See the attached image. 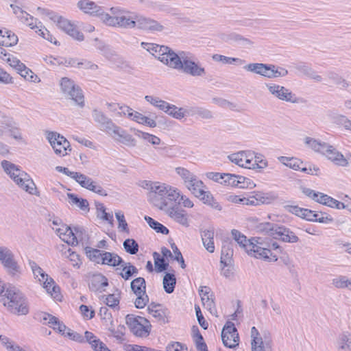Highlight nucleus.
Segmentation results:
<instances>
[{
  "label": "nucleus",
  "mask_w": 351,
  "mask_h": 351,
  "mask_svg": "<svg viewBox=\"0 0 351 351\" xmlns=\"http://www.w3.org/2000/svg\"><path fill=\"white\" fill-rule=\"evenodd\" d=\"M151 203L158 209L167 211L168 209L180 204L178 201L180 193L175 187L165 183H160L155 194L153 195Z\"/></svg>",
  "instance_id": "obj_1"
},
{
  "label": "nucleus",
  "mask_w": 351,
  "mask_h": 351,
  "mask_svg": "<svg viewBox=\"0 0 351 351\" xmlns=\"http://www.w3.org/2000/svg\"><path fill=\"white\" fill-rule=\"evenodd\" d=\"M1 295L3 305L8 311L18 315H25L29 313V307L23 294L14 287H9Z\"/></svg>",
  "instance_id": "obj_2"
},
{
  "label": "nucleus",
  "mask_w": 351,
  "mask_h": 351,
  "mask_svg": "<svg viewBox=\"0 0 351 351\" xmlns=\"http://www.w3.org/2000/svg\"><path fill=\"white\" fill-rule=\"evenodd\" d=\"M1 167L21 189L31 195L39 196L36 184L27 173L8 160H3Z\"/></svg>",
  "instance_id": "obj_3"
},
{
  "label": "nucleus",
  "mask_w": 351,
  "mask_h": 351,
  "mask_svg": "<svg viewBox=\"0 0 351 351\" xmlns=\"http://www.w3.org/2000/svg\"><path fill=\"white\" fill-rule=\"evenodd\" d=\"M169 62L170 67L182 71L193 77H202L206 75V70L198 62H195L192 56L184 51L176 53Z\"/></svg>",
  "instance_id": "obj_4"
},
{
  "label": "nucleus",
  "mask_w": 351,
  "mask_h": 351,
  "mask_svg": "<svg viewBox=\"0 0 351 351\" xmlns=\"http://www.w3.org/2000/svg\"><path fill=\"white\" fill-rule=\"evenodd\" d=\"M0 262L8 275L14 279H19L21 274V268L14 258L12 252L6 247H0Z\"/></svg>",
  "instance_id": "obj_5"
},
{
  "label": "nucleus",
  "mask_w": 351,
  "mask_h": 351,
  "mask_svg": "<svg viewBox=\"0 0 351 351\" xmlns=\"http://www.w3.org/2000/svg\"><path fill=\"white\" fill-rule=\"evenodd\" d=\"M125 323L136 336L147 337L150 332L151 324L145 317L129 314L125 317Z\"/></svg>",
  "instance_id": "obj_6"
},
{
  "label": "nucleus",
  "mask_w": 351,
  "mask_h": 351,
  "mask_svg": "<svg viewBox=\"0 0 351 351\" xmlns=\"http://www.w3.org/2000/svg\"><path fill=\"white\" fill-rule=\"evenodd\" d=\"M60 85L61 90L64 95L72 99L80 107H84V99L82 90L78 86L75 84L73 80L66 77H62Z\"/></svg>",
  "instance_id": "obj_7"
},
{
  "label": "nucleus",
  "mask_w": 351,
  "mask_h": 351,
  "mask_svg": "<svg viewBox=\"0 0 351 351\" xmlns=\"http://www.w3.org/2000/svg\"><path fill=\"white\" fill-rule=\"evenodd\" d=\"M49 18L53 22L56 23L57 26L66 34H68L73 38L82 41L84 39V35L66 19L56 14L53 12L48 10L45 11Z\"/></svg>",
  "instance_id": "obj_8"
},
{
  "label": "nucleus",
  "mask_w": 351,
  "mask_h": 351,
  "mask_svg": "<svg viewBox=\"0 0 351 351\" xmlns=\"http://www.w3.org/2000/svg\"><path fill=\"white\" fill-rule=\"evenodd\" d=\"M256 244L261 246L264 250H257L254 254V256L256 258H263L268 260L269 261L276 262L278 260L277 255L273 252L272 250L276 251L278 253H281L282 250L281 247L274 241L266 242L261 238H256Z\"/></svg>",
  "instance_id": "obj_9"
},
{
  "label": "nucleus",
  "mask_w": 351,
  "mask_h": 351,
  "mask_svg": "<svg viewBox=\"0 0 351 351\" xmlns=\"http://www.w3.org/2000/svg\"><path fill=\"white\" fill-rule=\"evenodd\" d=\"M130 288L136 296L134 305L137 308H144L149 302V297L146 293V282L144 278L138 277L132 280Z\"/></svg>",
  "instance_id": "obj_10"
},
{
  "label": "nucleus",
  "mask_w": 351,
  "mask_h": 351,
  "mask_svg": "<svg viewBox=\"0 0 351 351\" xmlns=\"http://www.w3.org/2000/svg\"><path fill=\"white\" fill-rule=\"evenodd\" d=\"M142 45H143L145 49L157 58L160 62L169 66H170L169 62L173 60L171 58H173V55L176 54V53H175L172 49L166 46L144 43H142Z\"/></svg>",
  "instance_id": "obj_11"
},
{
  "label": "nucleus",
  "mask_w": 351,
  "mask_h": 351,
  "mask_svg": "<svg viewBox=\"0 0 351 351\" xmlns=\"http://www.w3.org/2000/svg\"><path fill=\"white\" fill-rule=\"evenodd\" d=\"M47 138L57 155L64 156L71 150L70 143L58 132H48Z\"/></svg>",
  "instance_id": "obj_12"
},
{
  "label": "nucleus",
  "mask_w": 351,
  "mask_h": 351,
  "mask_svg": "<svg viewBox=\"0 0 351 351\" xmlns=\"http://www.w3.org/2000/svg\"><path fill=\"white\" fill-rule=\"evenodd\" d=\"M265 86L269 93L274 97L292 104L298 102V98L295 95L286 87L273 83L266 84Z\"/></svg>",
  "instance_id": "obj_13"
},
{
  "label": "nucleus",
  "mask_w": 351,
  "mask_h": 351,
  "mask_svg": "<svg viewBox=\"0 0 351 351\" xmlns=\"http://www.w3.org/2000/svg\"><path fill=\"white\" fill-rule=\"evenodd\" d=\"M232 235L235 241L248 253V254L253 256L257 250H264L261 246L257 245L256 238L252 239H247V237L237 230H232Z\"/></svg>",
  "instance_id": "obj_14"
},
{
  "label": "nucleus",
  "mask_w": 351,
  "mask_h": 351,
  "mask_svg": "<svg viewBox=\"0 0 351 351\" xmlns=\"http://www.w3.org/2000/svg\"><path fill=\"white\" fill-rule=\"evenodd\" d=\"M221 339L223 345L229 348H234L239 346V337L234 324L228 322L221 331Z\"/></svg>",
  "instance_id": "obj_15"
},
{
  "label": "nucleus",
  "mask_w": 351,
  "mask_h": 351,
  "mask_svg": "<svg viewBox=\"0 0 351 351\" xmlns=\"http://www.w3.org/2000/svg\"><path fill=\"white\" fill-rule=\"evenodd\" d=\"M229 160L239 167L255 169L252 167V156L249 152L241 151L228 156Z\"/></svg>",
  "instance_id": "obj_16"
},
{
  "label": "nucleus",
  "mask_w": 351,
  "mask_h": 351,
  "mask_svg": "<svg viewBox=\"0 0 351 351\" xmlns=\"http://www.w3.org/2000/svg\"><path fill=\"white\" fill-rule=\"evenodd\" d=\"M323 151L324 152H322V154L324 155L328 160L335 165L341 167H346L348 165V160L343 155L333 146L326 143V147H324Z\"/></svg>",
  "instance_id": "obj_17"
},
{
  "label": "nucleus",
  "mask_w": 351,
  "mask_h": 351,
  "mask_svg": "<svg viewBox=\"0 0 351 351\" xmlns=\"http://www.w3.org/2000/svg\"><path fill=\"white\" fill-rule=\"evenodd\" d=\"M272 237L285 243H295L299 241L298 237L293 231L285 226L278 225L272 233Z\"/></svg>",
  "instance_id": "obj_18"
},
{
  "label": "nucleus",
  "mask_w": 351,
  "mask_h": 351,
  "mask_svg": "<svg viewBox=\"0 0 351 351\" xmlns=\"http://www.w3.org/2000/svg\"><path fill=\"white\" fill-rule=\"evenodd\" d=\"M138 14L127 10H123L119 15V27L132 29L136 27Z\"/></svg>",
  "instance_id": "obj_19"
},
{
  "label": "nucleus",
  "mask_w": 351,
  "mask_h": 351,
  "mask_svg": "<svg viewBox=\"0 0 351 351\" xmlns=\"http://www.w3.org/2000/svg\"><path fill=\"white\" fill-rule=\"evenodd\" d=\"M93 117L94 121L100 125V128L102 130L105 131L108 134H111V132L116 125L113 123L110 119L97 109L93 111Z\"/></svg>",
  "instance_id": "obj_20"
},
{
  "label": "nucleus",
  "mask_w": 351,
  "mask_h": 351,
  "mask_svg": "<svg viewBox=\"0 0 351 351\" xmlns=\"http://www.w3.org/2000/svg\"><path fill=\"white\" fill-rule=\"evenodd\" d=\"M179 204L168 209L165 213L176 222L180 223L184 227L189 226V221L187 213L185 210L180 209Z\"/></svg>",
  "instance_id": "obj_21"
},
{
  "label": "nucleus",
  "mask_w": 351,
  "mask_h": 351,
  "mask_svg": "<svg viewBox=\"0 0 351 351\" xmlns=\"http://www.w3.org/2000/svg\"><path fill=\"white\" fill-rule=\"evenodd\" d=\"M136 27L151 31V32H162L164 29V26L159 23L158 21L150 18H146L138 14V20L136 21Z\"/></svg>",
  "instance_id": "obj_22"
},
{
  "label": "nucleus",
  "mask_w": 351,
  "mask_h": 351,
  "mask_svg": "<svg viewBox=\"0 0 351 351\" xmlns=\"http://www.w3.org/2000/svg\"><path fill=\"white\" fill-rule=\"evenodd\" d=\"M110 135H112L115 140L124 145L132 147L136 145V141L132 135L128 134L117 125L112 130Z\"/></svg>",
  "instance_id": "obj_23"
},
{
  "label": "nucleus",
  "mask_w": 351,
  "mask_h": 351,
  "mask_svg": "<svg viewBox=\"0 0 351 351\" xmlns=\"http://www.w3.org/2000/svg\"><path fill=\"white\" fill-rule=\"evenodd\" d=\"M232 243L229 240L223 241L221 248V254L220 263L223 267L228 266L231 264L232 257L233 256Z\"/></svg>",
  "instance_id": "obj_24"
},
{
  "label": "nucleus",
  "mask_w": 351,
  "mask_h": 351,
  "mask_svg": "<svg viewBox=\"0 0 351 351\" xmlns=\"http://www.w3.org/2000/svg\"><path fill=\"white\" fill-rule=\"evenodd\" d=\"M108 285V279L102 274L93 275L90 280L89 289L93 291H104V288Z\"/></svg>",
  "instance_id": "obj_25"
},
{
  "label": "nucleus",
  "mask_w": 351,
  "mask_h": 351,
  "mask_svg": "<svg viewBox=\"0 0 351 351\" xmlns=\"http://www.w3.org/2000/svg\"><path fill=\"white\" fill-rule=\"evenodd\" d=\"M77 7L84 13L90 15L99 16L101 14L102 9L95 4V2L89 0H82L77 3Z\"/></svg>",
  "instance_id": "obj_26"
},
{
  "label": "nucleus",
  "mask_w": 351,
  "mask_h": 351,
  "mask_svg": "<svg viewBox=\"0 0 351 351\" xmlns=\"http://www.w3.org/2000/svg\"><path fill=\"white\" fill-rule=\"evenodd\" d=\"M210 289L208 287L204 286L200 287L199 293L204 306L212 313V311L215 310V302L212 298V294H210Z\"/></svg>",
  "instance_id": "obj_27"
},
{
  "label": "nucleus",
  "mask_w": 351,
  "mask_h": 351,
  "mask_svg": "<svg viewBox=\"0 0 351 351\" xmlns=\"http://www.w3.org/2000/svg\"><path fill=\"white\" fill-rule=\"evenodd\" d=\"M78 229L79 228H74V230L76 232V233H75L70 227L66 226L62 228H59L58 231L60 235L63 234V236L65 237V238H62L63 241L69 245H75L78 243L76 235L78 232Z\"/></svg>",
  "instance_id": "obj_28"
},
{
  "label": "nucleus",
  "mask_w": 351,
  "mask_h": 351,
  "mask_svg": "<svg viewBox=\"0 0 351 351\" xmlns=\"http://www.w3.org/2000/svg\"><path fill=\"white\" fill-rule=\"evenodd\" d=\"M214 230L208 229L202 230L201 232L202 240L204 246L210 253H213L215 251V244H214Z\"/></svg>",
  "instance_id": "obj_29"
},
{
  "label": "nucleus",
  "mask_w": 351,
  "mask_h": 351,
  "mask_svg": "<svg viewBox=\"0 0 351 351\" xmlns=\"http://www.w3.org/2000/svg\"><path fill=\"white\" fill-rule=\"evenodd\" d=\"M84 339L91 345V347L95 351H110L103 342L100 341L99 339H97V337L89 331L85 332Z\"/></svg>",
  "instance_id": "obj_30"
},
{
  "label": "nucleus",
  "mask_w": 351,
  "mask_h": 351,
  "mask_svg": "<svg viewBox=\"0 0 351 351\" xmlns=\"http://www.w3.org/2000/svg\"><path fill=\"white\" fill-rule=\"evenodd\" d=\"M123 260L118 254L109 252H104L101 258V265L116 267L122 264Z\"/></svg>",
  "instance_id": "obj_31"
},
{
  "label": "nucleus",
  "mask_w": 351,
  "mask_h": 351,
  "mask_svg": "<svg viewBox=\"0 0 351 351\" xmlns=\"http://www.w3.org/2000/svg\"><path fill=\"white\" fill-rule=\"evenodd\" d=\"M0 35L3 38V40L0 41L2 46L12 47L17 44L18 37L11 31L0 29Z\"/></svg>",
  "instance_id": "obj_32"
},
{
  "label": "nucleus",
  "mask_w": 351,
  "mask_h": 351,
  "mask_svg": "<svg viewBox=\"0 0 351 351\" xmlns=\"http://www.w3.org/2000/svg\"><path fill=\"white\" fill-rule=\"evenodd\" d=\"M43 282V287L47 290V291L55 299L59 300L60 298V289L58 286L55 285V282L49 276H47Z\"/></svg>",
  "instance_id": "obj_33"
},
{
  "label": "nucleus",
  "mask_w": 351,
  "mask_h": 351,
  "mask_svg": "<svg viewBox=\"0 0 351 351\" xmlns=\"http://www.w3.org/2000/svg\"><path fill=\"white\" fill-rule=\"evenodd\" d=\"M212 59L215 62H220L223 64H235V65H243L245 63V61L243 59L238 58L227 57L220 54H214L212 56Z\"/></svg>",
  "instance_id": "obj_34"
},
{
  "label": "nucleus",
  "mask_w": 351,
  "mask_h": 351,
  "mask_svg": "<svg viewBox=\"0 0 351 351\" xmlns=\"http://www.w3.org/2000/svg\"><path fill=\"white\" fill-rule=\"evenodd\" d=\"M162 285L164 290L167 293H173L176 285L175 275L171 273H166L163 277Z\"/></svg>",
  "instance_id": "obj_35"
},
{
  "label": "nucleus",
  "mask_w": 351,
  "mask_h": 351,
  "mask_svg": "<svg viewBox=\"0 0 351 351\" xmlns=\"http://www.w3.org/2000/svg\"><path fill=\"white\" fill-rule=\"evenodd\" d=\"M195 197L200 196L202 194L203 190L206 189L204 182L198 180L197 177L193 178V182H191L186 186Z\"/></svg>",
  "instance_id": "obj_36"
},
{
  "label": "nucleus",
  "mask_w": 351,
  "mask_h": 351,
  "mask_svg": "<svg viewBox=\"0 0 351 351\" xmlns=\"http://www.w3.org/2000/svg\"><path fill=\"white\" fill-rule=\"evenodd\" d=\"M304 143L309 148L315 151V152H318L322 154L324 147H326V143L321 142L317 141L313 138L306 136L304 138Z\"/></svg>",
  "instance_id": "obj_37"
},
{
  "label": "nucleus",
  "mask_w": 351,
  "mask_h": 351,
  "mask_svg": "<svg viewBox=\"0 0 351 351\" xmlns=\"http://www.w3.org/2000/svg\"><path fill=\"white\" fill-rule=\"evenodd\" d=\"M160 184V182L149 180H141L138 182L139 186L149 191V199L150 202L152 200L153 195L156 193L158 186Z\"/></svg>",
  "instance_id": "obj_38"
},
{
  "label": "nucleus",
  "mask_w": 351,
  "mask_h": 351,
  "mask_svg": "<svg viewBox=\"0 0 351 351\" xmlns=\"http://www.w3.org/2000/svg\"><path fill=\"white\" fill-rule=\"evenodd\" d=\"M244 70L263 76L267 64L263 63H250L243 66Z\"/></svg>",
  "instance_id": "obj_39"
},
{
  "label": "nucleus",
  "mask_w": 351,
  "mask_h": 351,
  "mask_svg": "<svg viewBox=\"0 0 351 351\" xmlns=\"http://www.w3.org/2000/svg\"><path fill=\"white\" fill-rule=\"evenodd\" d=\"M73 180H75L82 187L90 191L94 181L84 174L77 172Z\"/></svg>",
  "instance_id": "obj_40"
},
{
  "label": "nucleus",
  "mask_w": 351,
  "mask_h": 351,
  "mask_svg": "<svg viewBox=\"0 0 351 351\" xmlns=\"http://www.w3.org/2000/svg\"><path fill=\"white\" fill-rule=\"evenodd\" d=\"M145 220L149 224V226L155 230L157 232L162 233L163 234H168L169 231L167 228L163 226L162 223L158 222L150 217L145 216Z\"/></svg>",
  "instance_id": "obj_41"
},
{
  "label": "nucleus",
  "mask_w": 351,
  "mask_h": 351,
  "mask_svg": "<svg viewBox=\"0 0 351 351\" xmlns=\"http://www.w3.org/2000/svg\"><path fill=\"white\" fill-rule=\"evenodd\" d=\"M176 173L181 177V178L184 181V185L186 186L188 184L191 182H193V178L196 177L193 173L189 171L188 169L184 167H177L176 168Z\"/></svg>",
  "instance_id": "obj_42"
},
{
  "label": "nucleus",
  "mask_w": 351,
  "mask_h": 351,
  "mask_svg": "<svg viewBox=\"0 0 351 351\" xmlns=\"http://www.w3.org/2000/svg\"><path fill=\"white\" fill-rule=\"evenodd\" d=\"M67 196L71 200L70 202L73 204H76L81 210L84 211H88L89 210V204L86 199L80 198L73 193H68Z\"/></svg>",
  "instance_id": "obj_43"
},
{
  "label": "nucleus",
  "mask_w": 351,
  "mask_h": 351,
  "mask_svg": "<svg viewBox=\"0 0 351 351\" xmlns=\"http://www.w3.org/2000/svg\"><path fill=\"white\" fill-rule=\"evenodd\" d=\"M153 258L156 272L159 273L167 269L169 263L165 262L164 257H160V254L155 252L153 253Z\"/></svg>",
  "instance_id": "obj_44"
},
{
  "label": "nucleus",
  "mask_w": 351,
  "mask_h": 351,
  "mask_svg": "<svg viewBox=\"0 0 351 351\" xmlns=\"http://www.w3.org/2000/svg\"><path fill=\"white\" fill-rule=\"evenodd\" d=\"M133 121L140 124L147 125L150 128L156 127V122L154 119L144 116L138 112H136V113L134 114Z\"/></svg>",
  "instance_id": "obj_45"
},
{
  "label": "nucleus",
  "mask_w": 351,
  "mask_h": 351,
  "mask_svg": "<svg viewBox=\"0 0 351 351\" xmlns=\"http://www.w3.org/2000/svg\"><path fill=\"white\" fill-rule=\"evenodd\" d=\"M332 283L337 289H348L351 291V280L345 276L334 278Z\"/></svg>",
  "instance_id": "obj_46"
},
{
  "label": "nucleus",
  "mask_w": 351,
  "mask_h": 351,
  "mask_svg": "<svg viewBox=\"0 0 351 351\" xmlns=\"http://www.w3.org/2000/svg\"><path fill=\"white\" fill-rule=\"evenodd\" d=\"M123 245L126 252L130 254H136L138 252V244L133 239H125L123 243Z\"/></svg>",
  "instance_id": "obj_47"
},
{
  "label": "nucleus",
  "mask_w": 351,
  "mask_h": 351,
  "mask_svg": "<svg viewBox=\"0 0 351 351\" xmlns=\"http://www.w3.org/2000/svg\"><path fill=\"white\" fill-rule=\"evenodd\" d=\"M96 208L97 211V217H100L104 221H108L112 223L113 221L112 214L106 212V208L102 203H96Z\"/></svg>",
  "instance_id": "obj_48"
},
{
  "label": "nucleus",
  "mask_w": 351,
  "mask_h": 351,
  "mask_svg": "<svg viewBox=\"0 0 351 351\" xmlns=\"http://www.w3.org/2000/svg\"><path fill=\"white\" fill-rule=\"evenodd\" d=\"M104 251H101L97 249L86 248V254L89 258L97 264H101V258Z\"/></svg>",
  "instance_id": "obj_49"
},
{
  "label": "nucleus",
  "mask_w": 351,
  "mask_h": 351,
  "mask_svg": "<svg viewBox=\"0 0 351 351\" xmlns=\"http://www.w3.org/2000/svg\"><path fill=\"white\" fill-rule=\"evenodd\" d=\"M0 341L5 346L8 351H26L23 348L15 345L13 341H10V339L5 335H0Z\"/></svg>",
  "instance_id": "obj_50"
},
{
  "label": "nucleus",
  "mask_w": 351,
  "mask_h": 351,
  "mask_svg": "<svg viewBox=\"0 0 351 351\" xmlns=\"http://www.w3.org/2000/svg\"><path fill=\"white\" fill-rule=\"evenodd\" d=\"M136 135H137L138 137L148 141L152 145H159L161 142L160 138L155 135L150 134L149 133L143 132L139 130H136Z\"/></svg>",
  "instance_id": "obj_51"
},
{
  "label": "nucleus",
  "mask_w": 351,
  "mask_h": 351,
  "mask_svg": "<svg viewBox=\"0 0 351 351\" xmlns=\"http://www.w3.org/2000/svg\"><path fill=\"white\" fill-rule=\"evenodd\" d=\"M29 267H31L34 275L38 278L39 276L40 278H38V280L42 282L44 281L45 278L48 276L43 269L39 267L34 261H29Z\"/></svg>",
  "instance_id": "obj_52"
},
{
  "label": "nucleus",
  "mask_w": 351,
  "mask_h": 351,
  "mask_svg": "<svg viewBox=\"0 0 351 351\" xmlns=\"http://www.w3.org/2000/svg\"><path fill=\"white\" fill-rule=\"evenodd\" d=\"M328 77V79L336 85L342 88H347L348 86V83L346 80L335 73H329Z\"/></svg>",
  "instance_id": "obj_53"
},
{
  "label": "nucleus",
  "mask_w": 351,
  "mask_h": 351,
  "mask_svg": "<svg viewBox=\"0 0 351 351\" xmlns=\"http://www.w3.org/2000/svg\"><path fill=\"white\" fill-rule=\"evenodd\" d=\"M268 166V162L265 157L260 154H256L254 156V162H252V167L256 169H258V172H261V169H264Z\"/></svg>",
  "instance_id": "obj_54"
},
{
  "label": "nucleus",
  "mask_w": 351,
  "mask_h": 351,
  "mask_svg": "<svg viewBox=\"0 0 351 351\" xmlns=\"http://www.w3.org/2000/svg\"><path fill=\"white\" fill-rule=\"evenodd\" d=\"M99 16L106 25L119 27V15L116 16H111L108 14L104 13L101 10V14Z\"/></svg>",
  "instance_id": "obj_55"
},
{
  "label": "nucleus",
  "mask_w": 351,
  "mask_h": 351,
  "mask_svg": "<svg viewBox=\"0 0 351 351\" xmlns=\"http://www.w3.org/2000/svg\"><path fill=\"white\" fill-rule=\"evenodd\" d=\"M18 73H19L23 77H24L25 80L33 82H40V79L38 77L35 75L32 70H30L29 68H27L26 66H25L24 69H21V71H19Z\"/></svg>",
  "instance_id": "obj_56"
},
{
  "label": "nucleus",
  "mask_w": 351,
  "mask_h": 351,
  "mask_svg": "<svg viewBox=\"0 0 351 351\" xmlns=\"http://www.w3.org/2000/svg\"><path fill=\"white\" fill-rule=\"evenodd\" d=\"M40 27L38 30H36V33L50 43L56 44L57 41L56 38L49 32V31L43 27L42 24H40Z\"/></svg>",
  "instance_id": "obj_57"
},
{
  "label": "nucleus",
  "mask_w": 351,
  "mask_h": 351,
  "mask_svg": "<svg viewBox=\"0 0 351 351\" xmlns=\"http://www.w3.org/2000/svg\"><path fill=\"white\" fill-rule=\"evenodd\" d=\"M115 217L119 222L118 228L120 230V231L126 232L127 233H129L128 223L125 219V217L123 212L118 211L115 213Z\"/></svg>",
  "instance_id": "obj_58"
},
{
  "label": "nucleus",
  "mask_w": 351,
  "mask_h": 351,
  "mask_svg": "<svg viewBox=\"0 0 351 351\" xmlns=\"http://www.w3.org/2000/svg\"><path fill=\"white\" fill-rule=\"evenodd\" d=\"M167 114L177 119H182L185 116V111L182 108L171 105Z\"/></svg>",
  "instance_id": "obj_59"
},
{
  "label": "nucleus",
  "mask_w": 351,
  "mask_h": 351,
  "mask_svg": "<svg viewBox=\"0 0 351 351\" xmlns=\"http://www.w3.org/2000/svg\"><path fill=\"white\" fill-rule=\"evenodd\" d=\"M5 62L12 68L17 71V72L24 69L25 64L21 62L18 58L14 57L10 54V57L5 60Z\"/></svg>",
  "instance_id": "obj_60"
},
{
  "label": "nucleus",
  "mask_w": 351,
  "mask_h": 351,
  "mask_svg": "<svg viewBox=\"0 0 351 351\" xmlns=\"http://www.w3.org/2000/svg\"><path fill=\"white\" fill-rule=\"evenodd\" d=\"M13 12L22 23H27L28 13L23 11L19 6L11 5Z\"/></svg>",
  "instance_id": "obj_61"
},
{
  "label": "nucleus",
  "mask_w": 351,
  "mask_h": 351,
  "mask_svg": "<svg viewBox=\"0 0 351 351\" xmlns=\"http://www.w3.org/2000/svg\"><path fill=\"white\" fill-rule=\"evenodd\" d=\"M277 224H274L269 222L261 223L258 226V230L261 232H265L270 237H272V233L274 232V230L277 227Z\"/></svg>",
  "instance_id": "obj_62"
},
{
  "label": "nucleus",
  "mask_w": 351,
  "mask_h": 351,
  "mask_svg": "<svg viewBox=\"0 0 351 351\" xmlns=\"http://www.w3.org/2000/svg\"><path fill=\"white\" fill-rule=\"evenodd\" d=\"M334 121L342 125L345 129L351 130V121L343 115L337 114L333 117Z\"/></svg>",
  "instance_id": "obj_63"
},
{
  "label": "nucleus",
  "mask_w": 351,
  "mask_h": 351,
  "mask_svg": "<svg viewBox=\"0 0 351 351\" xmlns=\"http://www.w3.org/2000/svg\"><path fill=\"white\" fill-rule=\"evenodd\" d=\"M193 114L198 115L202 119H210L213 118V113L208 109L204 108H196L193 110Z\"/></svg>",
  "instance_id": "obj_64"
}]
</instances>
